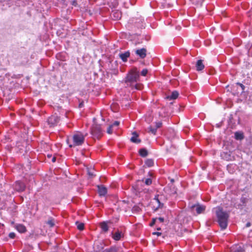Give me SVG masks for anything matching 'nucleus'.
<instances>
[{
	"label": "nucleus",
	"instance_id": "obj_1",
	"mask_svg": "<svg viewBox=\"0 0 252 252\" xmlns=\"http://www.w3.org/2000/svg\"><path fill=\"white\" fill-rule=\"evenodd\" d=\"M139 79V73L136 68L131 69L128 73L125 80V83L127 87H130L132 90H141L142 86L138 83Z\"/></svg>",
	"mask_w": 252,
	"mask_h": 252
},
{
	"label": "nucleus",
	"instance_id": "obj_2",
	"mask_svg": "<svg viewBox=\"0 0 252 252\" xmlns=\"http://www.w3.org/2000/svg\"><path fill=\"white\" fill-rule=\"evenodd\" d=\"M216 215L220 227L223 229H225L227 226L228 214L223 211L221 208L218 207L217 208Z\"/></svg>",
	"mask_w": 252,
	"mask_h": 252
},
{
	"label": "nucleus",
	"instance_id": "obj_3",
	"mask_svg": "<svg viewBox=\"0 0 252 252\" xmlns=\"http://www.w3.org/2000/svg\"><path fill=\"white\" fill-rule=\"evenodd\" d=\"M86 134H84L80 132H76L72 136L71 139L73 141L72 144H70V140L68 139L67 142L69 147H72L82 145L85 141V137Z\"/></svg>",
	"mask_w": 252,
	"mask_h": 252
},
{
	"label": "nucleus",
	"instance_id": "obj_4",
	"mask_svg": "<svg viewBox=\"0 0 252 252\" xmlns=\"http://www.w3.org/2000/svg\"><path fill=\"white\" fill-rule=\"evenodd\" d=\"M91 134L94 139H99L102 134L100 125L94 124L91 128Z\"/></svg>",
	"mask_w": 252,
	"mask_h": 252
},
{
	"label": "nucleus",
	"instance_id": "obj_5",
	"mask_svg": "<svg viewBox=\"0 0 252 252\" xmlns=\"http://www.w3.org/2000/svg\"><path fill=\"white\" fill-rule=\"evenodd\" d=\"M59 120V118L57 116L53 115L48 118V122L51 126H53L58 123Z\"/></svg>",
	"mask_w": 252,
	"mask_h": 252
},
{
	"label": "nucleus",
	"instance_id": "obj_6",
	"mask_svg": "<svg viewBox=\"0 0 252 252\" xmlns=\"http://www.w3.org/2000/svg\"><path fill=\"white\" fill-rule=\"evenodd\" d=\"M25 185L21 181H16L15 184V189L18 191H23L25 190Z\"/></svg>",
	"mask_w": 252,
	"mask_h": 252
},
{
	"label": "nucleus",
	"instance_id": "obj_7",
	"mask_svg": "<svg viewBox=\"0 0 252 252\" xmlns=\"http://www.w3.org/2000/svg\"><path fill=\"white\" fill-rule=\"evenodd\" d=\"M194 208H196V211L197 214L203 213L206 209V207L205 206L200 204L192 205L191 206V208L193 209Z\"/></svg>",
	"mask_w": 252,
	"mask_h": 252
},
{
	"label": "nucleus",
	"instance_id": "obj_8",
	"mask_svg": "<svg viewBox=\"0 0 252 252\" xmlns=\"http://www.w3.org/2000/svg\"><path fill=\"white\" fill-rule=\"evenodd\" d=\"M230 252H244V250L241 246L235 245L231 247Z\"/></svg>",
	"mask_w": 252,
	"mask_h": 252
},
{
	"label": "nucleus",
	"instance_id": "obj_9",
	"mask_svg": "<svg viewBox=\"0 0 252 252\" xmlns=\"http://www.w3.org/2000/svg\"><path fill=\"white\" fill-rule=\"evenodd\" d=\"M146 50L145 48L138 49L135 51L137 55L139 56L141 58L143 59L146 56Z\"/></svg>",
	"mask_w": 252,
	"mask_h": 252
},
{
	"label": "nucleus",
	"instance_id": "obj_10",
	"mask_svg": "<svg viewBox=\"0 0 252 252\" xmlns=\"http://www.w3.org/2000/svg\"><path fill=\"white\" fill-rule=\"evenodd\" d=\"M130 56V53L129 51H126L123 53H121L119 54V57L121 59V60L124 62H126L127 60V58Z\"/></svg>",
	"mask_w": 252,
	"mask_h": 252
},
{
	"label": "nucleus",
	"instance_id": "obj_11",
	"mask_svg": "<svg viewBox=\"0 0 252 252\" xmlns=\"http://www.w3.org/2000/svg\"><path fill=\"white\" fill-rule=\"evenodd\" d=\"M98 192L99 195L104 196L107 193V189L103 186H98Z\"/></svg>",
	"mask_w": 252,
	"mask_h": 252
},
{
	"label": "nucleus",
	"instance_id": "obj_12",
	"mask_svg": "<svg viewBox=\"0 0 252 252\" xmlns=\"http://www.w3.org/2000/svg\"><path fill=\"white\" fill-rule=\"evenodd\" d=\"M15 228L20 233H24L26 231V228L23 224H17L15 226Z\"/></svg>",
	"mask_w": 252,
	"mask_h": 252
},
{
	"label": "nucleus",
	"instance_id": "obj_13",
	"mask_svg": "<svg viewBox=\"0 0 252 252\" xmlns=\"http://www.w3.org/2000/svg\"><path fill=\"white\" fill-rule=\"evenodd\" d=\"M122 236V232L118 230L113 235L112 237L115 240L119 241L121 239Z\"/></svg>",
	"mask_w": 252,
	"mask_h": 252
},
{
	"label": "nucleus",
	"instance_id": "obj_14",
	"mask_svg": "<svg viewBox=\"0 0 252 252\" xmlns=\"http://www.w3.org/2000/svg\"><path fill=\"white\" fill-rule=\"evenodd\" d=\"M196 69L198 71L202 70L204 68V65L203 64L201 60H198L196 64Z\"/></svg>",
	"mask_w": 252,
	"mask_h": 252
},
{
	"label": "nucleus",
	"instance_id": "obj_15",
	"mask_svg": "<svg viewBox=\"0 0 252 252\" xmlns=\"http://www.w3.org/2000/svg\"><path fill=\"white\" fill-rule=\"evenodd\" d=\"M179 95V93L177 91H173L170 95L167 96V98L169 100L176 99Z\"/></svg>",
	"mask_w": 252,
	"mask_h": 252
},
{
	"label": "nucleus",
	"instance_id": "obj_16",
	"mask_svg": "<svg viewBox=\"0 0 252 252\" xmlns=\"http://www.w3.org/2000/svg\"><path fill=\"white\" fill-rule=\"evenodd\" d=\"M111 16L113 17L115 20H118L121 18V13L118 11H113L111 13Z\"/></svg>",
	"mask_w": 252,
	"mask_h": 252
},
{
	"label": "nucleus",
	"instance_id": "obj_17",
	"mask_svg": "<svg viewBox=\"0 0 252 252\" xmlns=\"http://www.w3.org/2000/svg\"><path fill=\"white\" fill-rule=\"evenodd\" d=\"M132 135H133V136L131 138L130 140L133 143H140V140H139L137 138V137H138L137 134L135 132H133L132 133Z\"/></svg>",
	"mask_w": 252,
	"mask_h": 252
},
{
	"label": "nucleus",
	"instance_id": "obj_18",
	"mask_svg": "<svg viewBox=\"0 0 252 252\" xmlns=\"http://www.w3.org/2000/svg\"><path fill=\"white\" fill-rule=\"evenodd\" d=\"M235 138L236 140H242L244 138V135L241 132H236L235 133Z\"/></svg>",
	"mask_w": 252,
	"mask_h": 252
},
{
	"label": "nucleus",
	"instance_id": "obj_19",
	"mask_svg": "<svg viewBox=\"0 0 252 252\" xmlns=\"http://www.w3.org/2000/svg\"><path fill=\"white\" fill-rule=\"evenodd\" d=\"M100 227L104 232H107L108 230V226L105 222H102L100 223Z\"/></svg>",
	"mask_w": 252,
	"mask_h": 252
},
{
	"label": "nucleus",
	"instance_id": "obj_20",
	"mask_svg": "<svg viewBox=\"0 0 252 252\" xmlns=\"http://www.w3.org/2000/svg\"><path fill=\"white\" fill-rule=\"evenodd\" d=\"M158 196H159L158 195H156L154 199V200L156 201V202L158 204V205L157 208L162 207L163 205V204L162 203H160L159 199H158Z\"/></svg>",
	"mask_w": 252,
	"mask_h": 252
},
{
	"label": "nucleus",
	"instance_id": "obj_21",
	"mask_svg": "<svg viewBox=\"0 0 252 252\" xmlns=\"http://www.w3.org/2000/svg\"><path fill=\"white\" fill-rule=\"evenodd\" d=\"M154 162L152 159H147L145 161V164L148 167H152L154 165Z\"/></svg>",
	"mask_w": 252,
	"mask_h": 252
},
{
	"label": "nucleus",
	"instance_id": "obj_22",
	"mask_svg": "<svg viewBox=\"0 0 252 252\" xmlns=\"http://www.w3.org/2000/svg\"><path fill=\"white\" fill-rule=\"evenodd\" d=\"M139 154L143 157H145L148 155L147 151L145 149H141L139 151Z\"/></svg>",
	"mask_w": 252,
	"mask_h": 252
},
{
	"label": "nucleus",
	"instance_id": "obj_23",
	"mask_svg": "<svg viewBox=\"0 0 252 252\" xmlns=\"http://www.w3.org/2000/svg\"><path fill=\"white\" fill-rule=\"evenodd\" d=\"M104 252H118V249L116 247H112L109 249H106Z\"/></svg>",
	"mask_w": 252,
	"mask_h": 252
},
{
	"label": "nucleus",
	"instance_id": "obj_24",
	"mask_svg": "<svg viewBox=\"0 0 252 252\" xmlns=\"http://www.w3.org/2000/svg\"><path fill=\"white\" fill-rule=\"evenodd\" d=\"M141 210V208L138 205H135L132 207V211L133 213H138Z\"/></svg>",
	"mask_w": 252,
	"mask_h": 252
},
{
	"label": "nucleus",
	"instance_id": "obj_25",
	"mask_svg": "<svg viewBox=\"0 0 252 252\" xmlns=\"http://www.w3.org/2000/svg\"><path fill=\"white\" fill-rule=\"evenodd\" d=\"M192 3L197 5H201L204 0H191Z\"/></svg>",
	"mask_w": 252,
	"mask_h": 252
},
{
	"label": "nucleus",
	"instance_id": "obj_26",
	"mask_svg": "<svg viewBox=\"0 0 252 252\" xmlns=\"http://www.w3.org/2000/svg\"><path fill=\"white\" fill-rule=\"evenodd\" d=\"M76 224H77V228L80 230H82L84 228V224L83 223H80L78 222H76Z\"/></svg>",
	"mask_w": 252,
	"mask_h": 252
},
{
	"label": "nucleus",
	"instance_id": "obj_27",
	"mask_svg": "<svg viewBox=\"0 0 252 252\" xmlns=\"http://www.w3.org/2000/svg\"><path fill=\"white\" fill-rule=\"evenodd\" d=\"M47 223L51 227L55 225L54 220L53 219L48 220L47 222Z\"/></svg>",
	"mask_w": 252,
	"mask_h": 252
},
{
	"label": "nucleus",
	"instance_id": "obj_28",
	"mask_svg": "<svg viewBox=\"0 0 252 252\" xmlns=\"http://www.w3.org/2000/svg\"><path fill=\"white\" fill-rule=\"evenodd\" d=\"M149 131L151 132V133H152L153 134H154V135H155L156 134V132H157V128H153L152 127V126H150L149 128Z\"/></svg>",
	"mask_w": 252,
	"mask_h": 252
},
{
	"label": "nucleus",
	"instance_id": "obj_29",
	"mask_svg": "<svg viewBox=\"0 0 252 252\" xmlns=\"http://www.w3.org/2000/svg\"><path fill=\"white\" fill-rule=\"evenodd\" d=\"M113 125H110L109 126L107 129V132L109 134H111L113 132L112 130Z\"/></svg>",
	"mask_w": 252,
	"mask_h": 252
},
{
	"label": "nucleus",
	"instance_id": "obj_30",
	"mask_svg": "<svg viewBox=\"0 0 252 252\" xmlns=\"http://www.w3.org/2000/svg\"><path fill=\"white\" fill-rule=\"evenodd\" d=\"M145 183L147 185H150L152 184V180L151 179H147L145 181Z\"/></svg>",
	"mask_w": 252,
	"mask_h": 252
},
{
	"label": "nucleus",
	"instance_id": "obj_31",
	"mask_svg": "<svg viewBox=\"0 0 252 252\" xmlns=\"http://www.w3.org/2000/svg\"><path fill=\"white\" fill-rule=\"evenodd\" d=\"M148 73V70L146 69H144L141 71V75L142 76H145Z\"/></svg>",
	"mask_w": 252,
	"mask_h": 252
},
{
	"label": "nucleus",
	"instance_id": "obj_32",
	"mask_svg": "<svg viewBox=\"0 0 252 252\" xmlns=\"http://www.w3.org/2000/svg\"><path fill=\"white\" fill-rule=\"evenodd\" d=\"M9 237L11 239H14L15 237V234L14 232H10L9 234Z\"/></svg>",
	"mask_w": 252,
	"mask_h": 252
},
{
	"label": "nucleus",
	"instance_id": "obj_33",
	"mask_svg": "<svg viewBox=\"0 0 252 252\" xmlns=\"http://www.w3.org/2000/svg\"><path fill=\"white\" fill-rule=\"evenodd\" d=\"M120 123L118 121H115L112 125H113V127L114 126H117Z\"/></svg>",
	"mask_w": 252,
	"mask_h": 252
},
{
	"label": "nucleus",
	"instance_id": "obj_34",
	"mask_svg": "<svg viewBox=\"0 0 252 252\" xmlns=\"http://www.w3.org/2000/svg\"><path fill=\"white\" fill-rule=\"evenodd\" d=\"M161 126V123H160V122H158V123H156V128H158L159 127H160Z\"/></svg>",
	"mask_w": 252,
	"mask_h": 252
},
{
	"label": "nucleus",
	"instance_id": "obj_35",
	"mask_svg": "<svg viewBox=\"0 0 252 252\" xmlns=\"http://www.w3.org/2000/svg\"><path fill=\"white\" fill-rule=\"evenodd\" d=\"M153 235H158V236H160V235H161V233H160V232H154L153 233Z\"/></svg>",
	"mask_w": 252,
	"mask_h": 252
},
{
	"label": "nucleus",
	"instance_id": "obj_36",
	"mask_svg": "<svg viewBox=\"0 0 252 252\" xmlns=\"http://www.w3.org/2000/svg\"><path fill=\"white\" fill-rule=\"evenodd\" d=\"M249 239L250 242H252V232L250 233L249 236Z\"/></svg>",
	"mask_w": 252,
	"mask_h": 252
},
{
	"label": "nucleus",
	"instance_id": "obj_37",
	"mask_svg": "<svg viewBox=\"0 0 252 252\" xmlns=\"http://www.w3.org/2000/svg\"><path fill=\"white\" fill-rule=\"evenodd\" d=\"M156 220V219H153L152 222L151 223V224H150L151 226H153L155 224Z\"/></svg>",
	"mask_w": 252,
	"mask_h": 252
},
{
	"label": "nucleus",
	"instance_id": "obj_38",
	"mask_svg": "<svg viewBox=\"0 0 252 252\" xmlns=\"http://www.w3.org/2000/svg\"><path fill=\"white\" fill-rule=\"evenodd\" d=\"M158 219L161 222H163L164 220V219L162 218H159Z\"/></svg>",
	"mask_w": 252,
	"mask_h": 252
},
{
	"label": "nucleus",
	"instance_id": "obj_39",
	"mask_svg": "<svg viewBox=\"0 0 252 252\" xmlns=\"http://www.w3.org/2000/svg\"><path fill=\"white\" fill-rule=\"evenodd\" d=\"M52 161L53 162H55V161H56V158H55V157H53V158H52Z\"/></svg>",
	"mask_w": 252,
	"mask_h": 252
},
{
	"label": "nucleus",
	"instance_id": "obj_40",
	"mask_svg": "<svg viewBox=\"0 0 252 252\" xmlns=\"http://www.w3.org/2000/svg\"><path fill=\"white\" fill-rule=\"evenodd\" d=\"M240 86H241V88H242V89H244V86L243 85L241 84H240Z\"/></svg>",
	"mask_w": 252,
	"mask_h": 252
},
{
	"label": "nucleus",
	"instance_id": "obj_41",
	"mask_svg": "<svg viewBox=\"0 0 252 252\" xmlns=\"http://www.w3.org/2000/svg\"><path fill=\"white\" fill-rule=\"evenodd\" d=\"M1 226H4V224H2V223H1L0 222V227Z\"/></svg>",
	"mask_w": 252,
	"mask_h": 252
},
{
	"label": "nucleus",
	"instance_id": "obj_42",
	"mask_svg": "<svg viewBox=\"0 0 252 252\" xmlns=\"http://www.w3.org/2000/svg\"><path fill=\"white\" fill-rule=\"evenodd\" d=\"M246 225H247V226H249L250 225V223H247Z\"/></svg>",
	"mask_w": 252,
	"mask_h": 252
},
{
	"label": "nucleus",
	"instance_id": "obj_43",
	"mask_svg": "<svg viewBox=\"0 0 252 252\" xmlns=\"http://www.w3.org/2000/svg\"><path fill=\"white\" fill-rule=\"evenodd\" d=\"M176 191H175L174 192L172 193L171 194V195H172V194H176Z\"/></svg>",
	"mask_w": 252,
	"mask_h": 252
},
{
	"label": "nucleus",
	"instance_id": "obj_44",
	"mask_svg": "<svg viewBox=\"0 0 252 252\" xmlns=\"http://www.w3.org/2000/svg\"><path fill=\"white\" fill-rule=\"evenodd\" d=\"M157 229H158V230H160V228H158Z\"/></svg>",
	"mask_w": 252,
	"mask_h": 252
}]
</instances>
